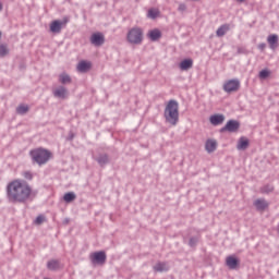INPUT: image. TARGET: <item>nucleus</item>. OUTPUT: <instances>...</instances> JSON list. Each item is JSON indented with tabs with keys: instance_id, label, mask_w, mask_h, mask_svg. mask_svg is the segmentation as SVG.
I'll use <instances>...</instances> for the list:
<instances>
[{
	"instance_id": "1",
	"label": "nucleus",
	"mask_w": 279,
	"mask_h": 279,
	"mask_svg": "<svg viewBox=\"0 0 279 279\" xmlns=\"http://www.w3.org/2000/svg\"><path fill=\"white\" fill-rule=\"evenodd\" d=\"M7 196L11 204H25L32 197V186L23 180H15L8 184Z\"/></svg>"
},
{
	"instance_id": "2",
	"label": "nucleus",
	"mask_w": 279,
	"mask_h": 279,
	"mask_svg": "<svg viewBox=\"0 0 279 279\" xmlns=\"http://www.w3.org/2000/svg\"><path fill=\"white\" fill-rule=\"evenodd\" d=\"M163 117L166 119V123H169L170 125H178V121H180V105L177 100L171 99L168 101L163 111Z\"/></svg>"
},
{
	"instance_id": "3",
	"label": "nucleus",
	"mask_w": 279,
	"mask_h": 279,
	"mask_svg": "<svg viewBox=\"0 0 279 279\" xmlns=\"http://www.w3.org/2000/svg\"><path fill=\"white\" fill-rule=\"evenodd\" d=\"M29 156L33 162H36V165L43 167V165H47V162H49L51 159V151L45 148H35L29 151Z\"/></svg>"
},
{
	"instance_id": "4",
	"label": "nucleus",
	"mask_w": 279,
	"mask_h": 279,
	"mask_svg": "<svg viewBox=\"0 0 279 279\" xmlns=\"http://www.w3.org/2000/svg\"><path fill=\"white\" fill-rule=\"evenodd\" d=\"M128 43L131 45H141L143 43V28L133 27L128 32L126 35Z\"/></svg>"
},
{
	"instance_id": "5",
	"label": "nucleus",
	"mask_w": 279,
	"mask_h": 279,
	"mask_svg": "<svg viewBox=\"0 0 279 279\" xmlns=\"http://www.w3.org/2000/svg\"><path fill=\"white\" fill-rule=\"evenodd\" d=\"M92 265H100L104 266L106 265V260L108 256L106 255V252L104 251H98L94 252L93 254L89 255Z\"/></svg>"
},
{
	"instance_id": "6",
	"label": "nucleus",
	"mask_w": 279,
	"mask_h": 279,
	"mask_svg": "<svg viewBox=\"0 0 279 279\" xmlns=\"http://www.w3.org/2000/svg\"><path fill=\"white\" fill-rule=\"evenodd\" d=\"M225 93H236L241 88V81L239 78H232L225 82L222 86Z\"/></svg>"
},
{
	"instance_id": "7",
	"label": "nucleus",
	"mask_w": 279,
	"mask_h": 279,
	"mask_svg": "<svg viewBox=\"0 0 279 279\" xmlns=\"http://www.w3.org/2000/svg\"><path fill=\"white\" fill-rule=\"evenodd\" d=\"M240 128H241V122L236 120H229L227 124L220 129V133L223 134V132H230V133L239 132Z\"/></svg>"
},
{
	"instance_id": "8",
	"label": "nucleus",
	"mask_w": 279,
	"mask_h": 279,
	"mask_svg": "<svg viewBox=\"0 0 279 279\" xmlns=\"http://www.w3.org/2000/svg\"><path fill=\"white\" fill-rule=\"evenodd\" d=\"M66 23H69V17H64L63 21H53L50 24V32H52V34H60V32H62V25H66Z\"/></svg>"
},
{
	"instance_id": "9",
	"label": "nucleus",
	"mask_w": 279,
	"mask_h": 279,
	"mask_svg": "<svg viewBox=\"0 0 279 279\" xmlns=\"http://www.w3.org/2000/svg\"><path fill=\"white\" fill-rule=\"evenodd\" d=\"M90 43L92 45H94V47H101V45H104V43H106V37H104V34L101 33H94L90 36Z\"/></svg>"
},
{
	"instance_id": "10",
	"label": "nucleus",
	"mask_w": 279,
	"mask_h": 279,
	"mask_svg": "<svg viewBox=\"0 0 279 279\" xmlns=\"http://www.w3.org/2000/svg\"><path fill=\"white\" fill-rule=\"evenodd\" d=\"M153 269L156 274H162L165 271H169L171 267L168 262H157V265L153 266Z\"/></svg>"
},
{
	"instance_id": "11",
	"label": "nucleus",
	"mask_w": 279,
	"mask_h": 279,
	"mask_svg": "<svg viewBox=\"0 0 279 279\" xmlns=\"http://www.w3.org/2000/svg\"><path fill=\"white\" fill-rule=\"evenodd\" d=\"M53 97H57L58 99H66V97H69V89L64 86H59L53 90Z\"/></svg>"
},
{
	"instance_id": "12",
	"label": "nucleus",
	"mask_w": 279,
	"mask_h": 279,
	"mask_svg": "<svg viewBox=\"0 0 279 279\" xmlns=\"http://www.w3.org/2000/svg\"><path fill=\"white\" fill-rule=\"evenodd\" d=\"M223 121H226V116L221 113H216L209 117V123H211V125H221Z\"/></svg>"
},
{
	"instance_id": "13",
	"label": "nucleus",
	"mask_w": 279,
	"mask_h": 279,
	"mask_svg": "<svg viewBox=\"0 0 279 279\" xmlns=\"http://www.w3.org/2000/svg\"><path fill=\"white\" fill-rule=\"evenodd\" d=\"M250 147V140H247V137H240L238 141V145H236V149H239V151H245V149H247Z\"/></svg>"
},
{
	"instance_id": "14",
	"label": "nucleus",
	"mask_w": 279,
	"mask_h": 279,
	"mask_svg": "<svg viewBox=\"0 0 279 279\" xmlns=\"http://www.w3.org/2000/svg\"><path fill=\"white\" fill-rule=\"evenodd\" d=\"M226 265L229 269H236L239 267V258L230 255L226 258Z\"/></svg>"
},
{
	"instance_id": "15",
	"label": "nucleus",
	"mask_w": 279,
	"mask_h": 279,
	"mask_svg": "<svg viewBox=\"0 0 279 279\" xmlns=\"http://www.w3.org/2000/svg\"><path fill=\"white\" fill-rule=\"evenodd\" d=\"M205 149L208 154H213V151L217 150V141L207 140L205 143Z\"/></svg>"
},
{
	"instance_id": "16",
	"label": "nucleus",
	"mask_w": 279,
	"mask_h": 279,
	"mask_svg": "<svg viewBox=\"0 0 279 279\" xmlns=\"http://www.w3.org/2000/svg\"><path fill=\"white\" fill-rule=\"evenodd\" d=\"M148 38L153 43H156V40H160V38H162V33L160 32V29L155 28L148 33Z\"/></svg>"
},
{
	"instance_id": "17",
	"label": "nucleus",
	"mask_w": 279,
	"mask_h": 279,
	"mask_svg": "<svg viewBox=\"0 0 279 279\" xmlns=\"http://www.w3.org/2000/svg\"><path fill=\"white\" fill-rule=\"evenodd\" d=\"M267 43L270 49L275 50L278 49V35L272 34L267 37Z\"/></svg>"
},
{
	"instance_id": "18",
	"label": "nucleus",
	"mask_w": 279,
	"mask_h": 279,
	"mask_svg": "<svg viewBox=\"0 0 279 279\" xmlns=\"http://www.w3.org/2000/svg\"><path fill=\"white\" fill-rule=\"evenodd\" d=\"M254 206L257 210H265L268 208L269 204L267 201H265V198H258L254 202Z\"/></svg>"
},
{
	"instance_id": "19",
	"label": "nucleus",
	"mask_w": 279,
	"mask_h": 279,
	"mask_svg": "<svg viewBox=\"0 0 279 279\" xmlns=\"http://www.w3.org/2000/svg\"><path fill=\"white\" fill-rule=\"evenodd\" d=\"M179 69L181 71H189V69H193V59H184L181 61Z\"/></svg>"
},
{
	"instance_id": "20",
	"label": "nucleus",
	"mask_w": 279,
	"mask_h": 279,
	"mask_svg": "<svg viewBox=\"0 0 279 279\" xmlns=\"http://www.w3.org/2000/svg\"><path fill=\"white\" fill-rule=\"evenodd\" d=\"M228 32H230V25L223 24L216 31V35L218 36V38H221V37L226 36V34H228Z\"/></svg>"
},
{
	"instance_id": "21",
	"label": "nucleus",
	"mask_w": 279,
	"mask_h": 279,
	"mask_svg": "<svg viewBox=\"0 0 279 279\" xmlns=\"http://www.w3.org/2000/svg\"><path fill=\"white\" fill-rule=\"evenodd\" d=\"M77 71L78 73H88V71H90V63L86 61H81L77 64Z\"/></svg>"
},
{
	"instance_id": "22",
	"label": "nucleus",
	"mask_w": 279,
	"mask_h": 279,
	"mask_svg": "<svg viewBox=\"0 0 279 279\" xmlns=\"http://www.w3.org/2000/svg\"><path fill=\"white\" fill-rule=\"evenodd\" d=\"M96 161L100 167H106L110 162V157L107 154H101L96 158Z\"/></svg>"
},
{
	"instance_id": "23",
	"label": "nucleus",
	"mask_w": 279,
	"mask_h": 279,
	"mask_svg": "<svg viewBox=\"0 0 279 279\" xmlns=\"http://www.w3.org/2000/svg\"><path fill=\"white\" fill-rule=\"evenodd\" d=\"M60 267V263L56 259L49 260L47 263V269H49L50 271H56V269H58Z\"/></svg>"
},
{
	"instance_id": "24",
	"label": "nucleus",
	"mask_w": 279,
	"mask_h": 279,
	"mask_svg": "<svg viewBox=\"0 0 279 279\" xmlns=\"http://www.w3.org/2000/svg\"><path fill=\"white\" fill-rule=\"evenodd\" d=\"M76 195L73 192H68L64 194L63 199L66 202V204H71V202H75Z\"/></svg>"
},
{
	"instance_id": "25",
	"label": "nucleus",
	"mask_w": 279,
	"mask_h": 279,
	"mask_svg": "<svg viewBox=\"0 0 279 279\" xmlns=\"http://www.w3.org/2000/svg\"><path fill=\"white\" fill-rule=\"evenodd\" d=\"M29 112V106L27 105H20L16 107L17 114H27Z\"/></svg>"
},
{
	"instance_id": "26",
	"label": "nucleus",
	"mask_w": 279,
	"mask_h": 279,
	"mask_svg": "<svg viewBox=\"0 0 279 279\" xmlns=\"http://www.w3.org/2000/svg\"><path fill=\"white\" fill-rule=\"evenodd\" d=\"M59 82L61 84H71L72 80L71 76L66 73H62L59 75Z\"/></svg>"
},
{
	"instance_id": "27",
	"label": "nucleus",
	"mask_w": 279,
	"mask_h": 279,
	"mask_svg": "<svg viewBox=\"0 0 279 279\" xmlns=\"http://www.w3.org/2000/svg\"><path fill=\"white\" fill-rule=\"evenodd\" d=\"M10 53V49H8V45L0 44V58H5Z\"/></svg>"
},
{
	"instance_id": "28",
	"label": "nucleus",
	"mask_w": 279,
	"mask_h": 279,
	"mask_svg": "<svg viewBox=\"0 0 279 279\" xmlns=\"http://www.w3.org/2000/svg\"><path fill=\"white\" fill-rule=\"evenodd\" d=\"M158 14H160V11H158L157 9H149L147 16L148 19H158Z\"/></svg>"
},
{
	"instance_id": "29",
	"label": "nucleus",
	"mask_w": 279,
	"mask_h": 279,
	"mask_svg": "<svg viewBox=\"0 0 279 279\" xmlns=\"http://www.w3.org/2000/svg\"><path fill=\"white\" fill-rule=\"evenodd\" d=\"M260 193H265L266 195H269V193H274V185H264L262 189H260Z\"/></svg>"
},
{
	"instance_id": "30",
	"label": "nucleus",
	"mask_w": 279,
	"mask_h": 279,
	"mask_svg": "<svg viewBox=\"0 0 279 279\" xmlns=\"http://www.w3.org/2000/svg\"><path fill=\"white\" fill-rule=\"evenodd\" d=\"M269 75H270L269 70H262V71L259 72V78H260V80H267V77H269Z\"/></svg>"
},
{
	"instance_id": "31",
	"label": "nucleus",
	"mask_w": 279,
	"mask_h": 279,
	"mask_svg": "<svg viewBox=\"0 0 279 279\" xmlns=\"http://www.w3.org/2000/svg\"><path fill=\"white\" fill-rule=\"evenodd\" d=\"M34 223L36 226H41V223H45V216H43V215L37 216V218L35 219Z\"/></svg>"
},
{
	"instance_id": "32",
	"label": "nucleus",
	"mask_w": 279,
	"mask_h": 279,
	"mask_svg": "<svg viewBox=\"0 0 279 279\" xmlns=\"http://www.w3.org/2000/svg\"><path fill=\"white\" fill-rule=\"evenodd\" d=\"M23 177L25 178V180H33L34 179V174H32V172H29V171L23 172Z\"/></svg>"
},
{
	"instance_id": "33",
	"label": "nucleus",
	"mask_w": 279,
	"mask_h": 279,
	"mask_svg": "<svg viewBox=\"0 0 279 279\" xmlns=\"http://www.w3.org/2000/svg\"><path fill=\"white\" fill-rule=\"evenodd\" d=\"M197 238H191L189 241L190 247H195V245H197Z\"/></svg>"
},
{
	"instance_id": "34",
	"label": "nucleus",
	"mask_w": 279,
	"mask_h": 279,
	"mask_svg": "<svg viewBox=\"0 0 279 279\" xmlns=\"http://www.w3.org/2000/svg\"><path fill=\"white\" fill-rule=\"evenodd\" d=\"M178 11L181 12V13L186 12V4L185 3H180L179 8H178Z\"/></svg>"
},
{
	"instance_id": "35",
	"label": "nucleus",
	"mask_w": 279,
	"mask_h": 279,
	"mask_svg": "<svg viewBox=\"0 0 279 279\" xmlns=\"http://www.w3.org/2000/svg\"><path fill=\"white\" fill-rule=\"evenodd\" d=\"M267 47V44L265 43H262L257 46V48L260 50V51H265V48Z\"/></svg>"
},
{
	"instance_id": "36",
	"label": "nucleus",
	"mask_w": 279,
	"mask_h": 279,
	"mask_svg": "<svg viewBox=\"0 0 279 279\" xmlns=\"http://www.w3.org/2000/svg\"><path fill=\"white\" fill-rule=\"evenodd\" d=\"M75 138V133L74 132H69L68 141H73Z\"/></svg>"
},
{
	"instance_id": "37",
	"label": "nucleus",
	"mask_w": 279,
	"mask_h": 279,
	"mask_svg": "<svg viewBox=\"0 0 279 279\" xmlns=\"http://www.w3.org/2000/svg\"><path fill=\"white\" fill-rule=\"evenodd\" d=\"M1 10H3V4H1V2H0V12H1Z\"/></svg>"
},
{
	"instance_id": "38",
	"label": "nucleus",
	"mask_w": 279,
	"mask_h": 279,
	"mask_svg": "<svg viewBox=\"0 0 279 279\" xmlns=\"http://www.w3.org/2000/svg\"><path fill=\"white\" fill-rule=\"evenodd\" d=\"M1 36H3V33L0 31V40H1Z\"/></svg>"
}]
</instances>
